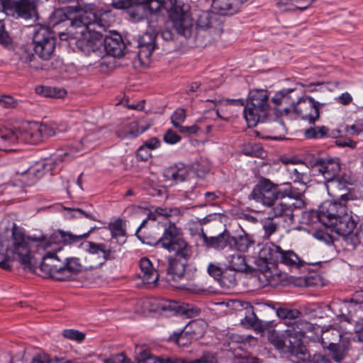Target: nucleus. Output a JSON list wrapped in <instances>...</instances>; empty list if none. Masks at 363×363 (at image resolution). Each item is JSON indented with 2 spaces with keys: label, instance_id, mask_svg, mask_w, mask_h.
Listing matches in <instances>:
<instances>
[{
  "label": "nucleus",
  "instance_id": "1",
  "mask_svg": "<svg viewBox=\"0 0 363 363\" xmlns=\"http://www.w3.org/2000/svg\"><path fill=\"white\" fill-rule=\"evenodd\" d=\"M96 227L87 233L74 235L71 232L58 230L49 237L31 238L26 236L23 230L13 223L11 229H7L9 236L0 235V268L10 271L11 262L17 261L24 269L34 272L38 262L33 247L42 255L40 269L45 274L59 281L69 279L83 269H96L108 260L118 257L121 245L111 240L108 243L85 241L80 247L86 251L84 261L77 257H69L62 254V245L75 244L87 238Z\"/></svg>",
  "mask_w": 363,
  "mask_h": 363
},
{
  "label": "nucleus",
  "instance_id": "2",
  "mask_svg": "<svg viewBox=\"0 0 363 363\" xmlns=\"http://www.w3.org/2000/svg\"><path fill=\"white\" fill-rule=\"evenodd\" d=\"M33 44L23 47L20 60L33 69L42 68L37 57L43 60H48L55 48V38L52 31L47 26L36 25L33 26Z\"/></svg>",
  "mask_w": 363,
  "mask_h": 363
},
{
  "label": "nucleus",
  "instance_id": "3",
  "mask_svg": "<svg viewBox=\"0 0 363 363\" xmlns=\"http://www.w3.org/2000/svg\"><path fill=\"white\" fill-rule=\"evenodd\" d=\"M95 13H84L79 18L72 21V26L77 30L75 45L77 48L86 55H94L96 58L103 56V38L96 33H92L90 26L97 20Z\"/></svg>",
  "mask_w": 363,
  "mask_h": 363
},
{
  "label": "nucleus",
  "instance_id": "4",
  "mask_svg": "<svg viewBox=\"0 0 363 363\" xmlns=\"http://www.w3.org/2000/svg\"><path fill=\"white\" fill-rule=\"evenodd\" d=\"M6 16L25 20L38 19L36 0H0V41L6 42L4 20Z\"/></svg>",
  "mask_w": 363,
  "mask_h": 363
},
{
  "label": "nucleus",
  "instance_id": "5",
  "mask_svg": "<svg viewBox=\"0 0 363 363\" xmlns=\"http://www.w3.org/2000/svg\"><path fill=\"white\" fill-rule=\"evenodd\" d=\"M269 96L266 90L251 91L244 108V116L249 127H255L258 123L268 121L269 111Z\"/></svg>",
  "mask_w": 363,
  "mask_h": 363
},
{
  "label": "nucleus",
  "instance_id": "6",
  "mask_svg": "<svg viewBox=\"0 0 363 363\" xmlns=\"http://www.w3.org/2000/svg\"><path fill=\"white\" fill-rule=\"evenodd\" d=\"M149 244L160 246L182 258H189L191 255V247L184 239L181 229L173 223L165 225L161 238L155 242Z\"/></svg>",
  "mask_w": 363,
  "mask_h": 363
},
{
  "label": "nucleus",
  "instance_id": "7",
  "mask_svg": "<svg viewBox=\"0 0 363 363\" xmlns=\"http://www.w3.org/2000/svg\"><path fill=\"white\" fill-rule=\"evenodd\" d=\"M169 16L177 33L189 38L194 35L195 26L190 12V6L179 0H171Z\"/></svg>",
  "mask_w": 363,
  "mask_h": 363
},
{
  "label": "nucleus",
  "instance_id": "8",
  "mask_svg": "<svg viewBox=\"0 0 363 363\" xmlns=\"http://www.w3.org/2000/svg\"><path fill=\"white\" fill-rule=\"evenodd\" d=\"M350 195L347 194H341L340 201H325L320 204L318 211H311L306 214L311 218V223L319 221L328 226L339 216L346 213V206L344 202L347 201Z\"/></svg>",
  "mask_w": 363,
  "mask_h": 363
},
{
  "label": "nucleus",
  "instance_id": "9",
  "mask_svg": "<svg viewBox=\"0 0 363 363\" xmlns=\"http://www.w3.org/2000/svg\"><path fill=\"white\" fill-rule=\"evenodd\" d=\"M308 164L311 167H316L319 173L324 177L325 180L330 184V186L333 189L340 190H347L346 183L342 182L339 177L340 171V161L337 158H315L308 161Z\"/></svg>",
  "mask_w": 363,
  "mask_h": 363
},
{
  "label": "nucleus",
  "instance_id": "10",
  "mask_svg": "<svg viewBox=\"0 0 363 363\" xmlns=\"http://www.w3.org/2000/svg\"><path fill=\"white\" fill-rule=\"evenodd\" d=\"M19 140L33 145L38 144L56 134L54 127L46 123L27 122L18 129Z\"/></svg>",
  "mask_w": 363,
  "mask_h": 363
},
{
  "label": "nucleus",
  "instance_id": "11",
  "mask_svg": "<svg viewBox=\"0 0 363 363\" xmlns=\"http://www.w3.org/2000/svg\"><path fill=\"white\" fill-rule=\"evenodd\" d=\"M284 323L288 325V328L285 330V335L292 340L295 345L292 350L293 352L298 356V359L301 362L309 361L311 354L301 342V338L305 335L307 323L294 320Z\"/></svg>",
  "mask_w": 363,
  "mask_h": 363
},
{
  "label": "nucleus",
  "instance_id": "12",
  "mask_svg": "<svg viewBox=\"0 0 363 363\" xmlns=\"http://www.w3.org/2000/svg\"><path fill=\"white\" fill-rule=\"evenodd\" d=\"M281 192L277 185L264 178L254 187L249 197L264 206H271L278 200Z\"/></svg>",
  "mask_w": 363,
  "mask_h": 363
},
{
  "label": "nucleus",
  "instance_id": "13",
  "mask_svg": "<svg viewBox=\"0 0 363 363\" xmlns=\"http://www.w3.org/2000/svg\"><path fill=\"white\" fill-rule=\"evenodd\" d=\"M296 99L294 112L302 119L314 124L320 117V103L311 96H297Z\"/></svg>",
  "mask_w": 363,
  "mask_h": 363
},
{
  "label": "nucleus",
  "instance_id": "14",
  "mask_svg": "<svg viewBox=\"0 0 363 363\" xmlns=\"http://www.w3.org/2000/svg\"><path fill=\"white\" fill-rule=\"evenodd\" d=\"M334 336L333 340L340 341L342 337L341 333L336 329L327 330L323 332L321 339L323 347L328 348L331 358L336 362H341L347 355V349L343 344L333 342L329 335Z\"/></svg>",
  "mask_w": 363,
  "mask_h": 363
},
{
  "label": "nucleus",
  "instance_id": "15",
  "mask_svg": "<svg viewBox=\"0 0 363 363\" xmlns=\"http://www.w3.org/2000/svg\"><path fill=\"white\" fill-rule=\"evenodd\" d=\"M295 91L294 89H284L277 91L272 99L274 104V108L279 114L287 115L291 110H294L296 104V97L294 98L291 94Z\"/></svg>",
  "mask_w": 363,
  "mask_h": 363
},
{
  "label": "nucleus",
  "instance_id": "16",
  "mask_svg": "<svg viewBox=\"0 0 363 363\" xmlns=\"http://www.w3.org/2000/svg\"><path fill=\"white\" fill-rule=\"evenodd\" d=\"M357 221L358 217L356 215L353 216L346 212L330 223L327 227L331 228V230L337 234L345 237L353 232Z\"/></svg>",
  "mask_w": 363,
  "mask_h": 363
},
{
  "label": "nucleus",
  "instance_id": "17",
  "mask_svg": "<svg viewBox=\"0 0 363 363\" xmlns=\"http://www.w3.org/2000/svg\"><path fill=\"white\" fill-rule=\"evenodd\" d=\"M84 13H93L91 11H87L82 9L79 6H69L63 9H56L52 15V21L55 26L61 22L68 21L70 26L74 19L79 18V16ZM72 28H74L71 26Z\"/></svg>",
  "mask_w": 363,
  "mask_h": 363
},
{
  "label": "nucleus",
  "instance_id": "18",
  "mask_svg": "<svg viewBox=\"0 0 363 363\" xmlns=\"http://www.w3.org/2000/svg\"><path fill=\"white\" fill-rule=\"evenodd\" d=\"M104 50L108 55L120 57L124 55L125 45L119 33H113L103 38Z\"/></svg>",
  "mask_w": 363,
  "mask_h": 363
},
{
  "label": "nucleus",
  "instance_id": "19",
  "mask_svg": "<svg viewBox=\"0 0 363 363\" xmlns=\"http://www.w3.org/2000/svg\"><path fill=\"white\" fill-rule=\"evenodd\" d=\"M200 29L208 30L211 34L216 35H220L222 33L221 23L217 19L216 15L208 12H203L199 16L194 34Z\"/></svg>",
  "mask_w": 363,
  "mask_h": 363
},
{
  "label": "nucleus",
  "instance_id": "20",
  "mask_svg": "<svg viewBox=\"0 0 363 363\" xmlns=\"http://www.w3.org/2000/svg\"><path fill=\"white\" fill-rule=\"evenodd\" d=\"M157 35L154 33L146 32L138 40V57L140 60H150L152 53L157 48Z\"/></svg>",
  "mask_w": 363,
  "mask_h": 363
},
{
  "label": "nucleus",
  "instance_id": "21",
  "mask_svg": "<svg viewBox=\"0 0 363 363\" xmlns=\"http://www.w3.org/2000/svg\"><path fill=\"white\" fill-rule=\"evenodd\" d=\"M188 258H182L175 255L174 257H170L168 259V267L167 269V276L168 280L178 281L181 280L185 274V267L187 264Z\"/></svg>",
  "mask_w": 363,
  "mask_h": 363
},
{
  "label": "nucleus",
  "instance_id": "22",
  "mask_svg": "<svg viewBox=\"0 0 363 363\" xmlns=\"http://www.w3.org/2000/svg\"><path fill=\"white\" fill-rule=\"evenodd\" d=\"M191 171L189 167L179 163L164 170V176L167 180H172L176 184L189 179Z\"/></svg>",
  "mask_w": 363,
  "mask_h": 363
},
{
  "label": "nucleus",
  "instance_id": "23",
  "mask_svg": "<svg viewBox=\"0 0 363 363\" xmlns=\"http://www.w3.org/2000/svg\"><path fill=\"white\" fill-rule=\"evenodd\" d=\"M140 273L139 277L145 284H155L159 279V272L155 269L150 260L143 257L140 260Z\"/></svg>",
  "mask_w": 363,
  "mask_h": 363
},
{
  "label": "nucleus",
  "instance_id": "24",
  "mask_svg": "<svg viewBox=\"0 0 363 363\" xmlns=\"http://www.w3.org/2000/svg\"><path fill=\"white\" fill-rule=\"evenodd\" d=\"M199 235L203 239V242L208 247L214 249H223L227 245L230 247V233L224 231L217 236L208 237L203 232V228H201V233Z\"/></svg>",
  "mask_w": 363,
  "mask_h": 363
},
{
  "label": "nucleus",
  "instance_id": "25",
  "mask_svg": "<svg viewBox=\"0 0 363 363\" xmlns=\"http://www.w3.org/2000/svg\"><path fill=\"white\" fill-rule=\"evenodd\" d=\"M247 0H214L213 7L220 15H233L238 11L241 5Z\"/></svg>",
  "mask_w": 363,
  "mask_h": 363
},
{
  "label": "nucleus",
  "instance_id": "26",
  "mask_svg": "<svg viewBox=\"0 0 363 363\" xmlns=\"http://www.w3.org/2000/svg\"><path fill=\"white\" fill-rule=\"evenodd\" d=\"M268 212L269 218L273 219L276 217H284L285 221L292 223L294 220V214L291 206L281 201H274Z\"/></svg>",
  "mask_w": 363,
  "mask_h": 363
},
{
  "label": "nucleus",
  "instance_id": "27",
  "mask_svg": "<svg viewBox=\"0 0 363 363\" xmlns=\"http://www.w3.org/2000/svg\"><path fill=\"white\" fill-rule=\"evenodd\" d=\"M281 247L272 242L266 244L260 250L259 257L264 262L277 264L279 263Z\"/></svg>",
  "mask_w": 363,
  "mask_h": 363
},
{
  "label": "nucleus",
  "instance_id": "28",
  "mask_svg": "<svg viewBox=\"0 0 363 363\" xmlns=\"http://www.w3.org/2000/svg\"><path fill=\"white\" fill-rule=\"evenodd\" d=\"M207 270L209 275L213 277L215 280L218 281L222 286L231 288L235 286L236 280L235 274L230 275V280L226 281V272H223L218 266L210 264Z\"/></svg>",
  "mask_w": 363,
  "mask_h": 363
},
{
  "label": "nucleus",
  "instance_id": "29",
  "mask_svg": "<svg viewBox=\"0 0 363 363\" xmlns=\"http://www.w3.org/2000/svg\"><path fill=\"white\" fill-rule=\"evenodd\" d=\"M279 263H282L286 266L294 268H300L305 264L314 265L315 262H306L299 258V257L292 250H281Z\"/></svg>",
  "mask_w": 363,
  "mask_h": 363
},
{
  "label": "nucleus",
  "instance_id": "30",
  "mask_svg": "<svg viewBox=\"0 0 363 363\" xmlns=\"http://www.w3.org/2000/svg\"><path fill=\"white\" fill-rule=\"evenodd\" d=\"M19 141V133L18 130L5 129L0 130V150L12 151L8 149L12 145Z\"/></svg>",
  "mask_w": 363,
  "mask_h": 363
},
{
  "label": "nucleus",
  "instance_id": "31",
  "mask_svg": "<svg viewBox=\"0 0 363 363\" xmlns=\"http://www.w3.org/2000/svg\"><path fill=\"white\" fill-rule=\"evenodd\" d=\"M162 356L155 357L145 345H136L135 348V359L137 363H159Z\"/></svg>",
  "mask_w": 363,
  "mask_h": 363
},
{
  "label": "nucleus",
  "instance_id": "32",
  "mask_svg": "<svg viewBox=\"0 0 363 363\" xmlns=\"http://www.w3.org/2000/svg\"><path fill=\"white\" fill-rule=\"evenodd\" d=\"M230 247H235L239 252H247L255 244L252 237L245 232L237 238L230 235Z\"/></svg>",
  "mask_w": 363,
  "mask_h": 363
},
{
  "label": "nucleus",
  "instance_id": "33",
  "mask_svg": "<svg viewBox=\"0 0 363 363\" xmlns=\"http://www.w3.org/2000/svg\"><path fill=\"white\" fill-rule=\"evenodd\" d=\"M149 128V125L140 127L138 121H132L117 133L120 138H135Z\"/></svg>",
  "mask_w": 363,
  "mask_h": 363
},
{
  "label": "nucleus",
  "instance_id": "34",
  "mask_svg": "<svg viewBox=\"0 0 363 363\" xmlns=\"http://www.w3.org/2000/svg\"><path fill=\"white\" fill-rule=\"evenodd\" d=\"M314 0H280L277 5L284 11H290L295 9L303 11L311 5Z\"/></svg>",
  "mask_w": 363,
  "mask_h": 363
},
{
  "label": "nucleus",
  "instance_id": "35",
  "mask_svg": "<svg viewBox=\"0 0 363 363\" xmlns=\"http://www.w3.org/2000/svg\"><path fill=\"white\" fill-rule=\"evenodd\" d=\"M127 13L130 19L134 22L141 21L147 18L149 16L145 4L131 5L129 6Z\"/></svg>",
  "mask_w": 363,
  "mask_h": 363
},
{
  "label": "nucleus",
  "instance_id": "36",
  "mask_svg": "<svg viewBox=\"0 0 363 363\" xmlns=\"http://www.w3.org/2000/svg\"><path fill=\"white\" fill-rule=\"evenodd\" d=\"M98 138L94 133H89L82 138L77 144L72 145L69 150H77V152L92 148Z\"/></svg>",
  "mask_w": 363,
  "mask_h": 363
},
{
  "label": "nucleus",
  "instance_id": "37",
  "mask_svg": "<svg viewBox=\"0 0 363 363\" xmlns=\"http://www.w3.org/2000/svg\"><path fill=\"white\" fill-rule=\"evenodd\" d=\"M228 262V267L231 271L245 272L247 269L245 257L240 253L232 255Z\"/></svg>",
  "mask_w": 363,
  "mask_h": 363
},
{
  "label": "nucleus",
  "instance_id": "38",
  "mask_svg": "<svg viewBox=\"0 0 363 363\" xmlns=\"http://www.w3.org/2000/svg\"><path fill=\"white\" fill-rule=\"evenodd\" d=\"M276 345L279 349L287 348L286 352L290 354L291 359L294 363H298V356L293 352L294 347L295 346L293 341L287 335H285L284 339H279L277 340Z\"/></svg>",
  "mask_w": 363,
  "mask_h": 363
},
{
  "label": "nucleus",
  "instance_id": "39",
  "mask_svg": "<svg viewBox=\"0 0 363 363\" xmlns=\"http://www.w3.org/2000/svg\"><path fill=\"white\" fill-rule=\"evenodd\" d=\"M159 363H208V357L204 355L200 358L194 360H188L186 359L179 357L177 356H162V358Z\"/></svg>",
  "mask_w": 363,
  "mask_h": 363
},
{
  "label": "nucleus",
  "instance_id": "40",
  "mask_svg": "<svg viewBox=\"0 0 363 363\" xmlns=\"http://www.w3.org/2000/svg\"><path fill=\"white\" fill-rule=\"evenodd\" d=\"M179 210L178 208H157L154 211L148 213V218L151 220L155 221L159 216L169 218L173 215H178Z\"/></svg>",
  "mask_w": 363,
  "mask_h": 363
},
{
  "label": "nucleus",
  "instance_id": "41",
  "mask_svg": "<svg viewBox=\"0 0 363 363\" xmlns=\"http://www.w3.org/2000/svg\"><path fill=\"white\" fill-rule=\"evenodd\" d=\"M277 315L279 318L285 320V322H291L297 318L301 315V313L296 309L279 308L277 310Z\"/></svg>",
  "mask_w": 363,
  "mask_h": 363
},
{
  "label": "nucleus",
  "instance_id": "42",
  "mask_svg": "<svg viewBox=\"0 0 363 363\" xmlns=\"http://www.w3.org/2000/svg\"><path fill=\"white\" fill-rule=\"evenodd\" d=\"M145 4L149 15L157 14L165 9L164 0H147Z\"/></svg>",
  "mask_w": 363,
  "mask_h": 363
},
{
  "label": "nucleus",
  "instance_id": "43",
  "mask_svg": "<svg viewBox=\"0 0 363 363\" xmlns=\"http://www.w3.org/2000/svg\"><path fill=\"white\" fill-rule=\"evenodd\" d=\"M328 128L325 126H317L305 130V136L307 138H322L327 135Z\"/></svg>",
  "mask_w": 363,
  "mask_h": 363
},
{
  "label": "nucleus",
  "instance_id": "44",
  "mask_svg": "<svg viewBox=\"0 0 363 363\" xmlns=\"http://www.w3.org/2000/svg\"><path fill=\"white\" fill-rule=\"evenodd\" d=\"M200 309L196 306L188 303H182L179 307L178 314L186 316V318H193L198 315Z\"/></svg>",
  "mask_w": 363,
  "mask_h": 363
},
{
  "label": "nucleus",
  "instance_id": "45",
  "mask_svg": "<svg viewBox=\"0 0 363 363\" xmlns=\"http://www.w3.org/2000/svg\"><path fill=\"white\" fill-rule=\"evenodd\" d=\"M291 179L294 182L301 183V186L304 187V182H303L306 172L303 171V167H291L288 168Z\"/></svg>",
  "mask_w": 363,
  "mask_h": 363
},
{
  "label": "nucleus",
  "instance_id": "46",
  "mask_svg": "<svg viewBox=\"0 0 363 363\" xmlns=\"http://www.w3.org/2000/svg\"><path fill=\"white\" fill-rule=\"evenodd\" d=\"M286 188L282 191L283 196H288L296 200H301L303 195V190L294 186H291L290 184H286Z\"/></svg>",
  "mask_w": 363,
  "mask_h": 363
},
{
  "label": "nucleus",
  "instance_id": "47",
  "mask_svg": "<svg viewBox=\"0 0 363 363\" xmlns=\"http://www.w3.org/2000/svg\"><path fill=\"white\" fill-rule=\"evenodd\" d=\"M36 92L42 94L45 97L50 98H60L65 94V91L60 90L57 91L55 88L48 87V86H39L36 88Z\"/></svg>",
  "mask_w": 363,
  "mask_h": 363
},
{
  "label": "nucleus",
  "instance_id": "48",
  "mask_svg": "<svg viewBox=\"0 0 363 363\" xmlns=\"http://www.w3.org/2000/svg\"><path fill=\"white\" fill-rule=\"evenodd\" d=\"M179 304L175 301H167L160 304V308L167 315L178 314Z\"/></svg>",
  "mask_w": 363,
  "mask_h": 363
},
{
  "label": "nucleus",
  "instance_id": "49",
  "mask_svg": "<svg viewBox=\"0 0 363 363\" xmlns=\"http://www.w3.org/2000/svg\"><path fill=\"white\" fill-rule=\"evenodd\" d=\"M108 229L111 231L112 238L116 239L118 237L125 235V230L122 227V221L121 220H117L110 223Z\"/></svg>",
  "mask_w": 363,
  "mask_h": 363
},
{
  "label": "nucleus",
  "instance_id": "50",
  "mask_svg": "<svg viewBox=\"0 0 363 363\" xmlns=\"http://www.w3.org/2000/svg\"><path fill=\"white\" fill-rule=\"evenodd\" d=\"M262 228L264 231V237L265 238H269V237L278 230V225L273 219L269 218L263 222Z\"/></svg>",
  "mask_w": 363,
  "mask_h": 363
},
{
  "label": "nucleus",
  "instance_id": "51",
  "mask_svg": "<svg viewBox=\"0 0 363 363\" xmlns=\"http://www.w3.org/2000/svg\"><path fill=\"white\" fill-rule=\"evenodd\" d=\"M62 335L67 339L77 341L78 342H82L85 338V334L74 329H66L63 331Z\"/></svg>",
  "mask_w": 363,
  "mask_h": 363
},
{
  "label": "nucleus",
  "instance_id": "52",
  "mask_svg": "<svg viewBox=\"0 0 363 363\" xmlns=\"http://www.w3.org/2000/svg\"><path fill=\"white\" fill-rule=\"evenodd\" d=\"M186 111L183 108H177L175 110L171 117V121L172 125L175 127H180L182 123L186 119Z\"/></svg>",
  "mask_w": 363,
  "mask_h": 363
},
{
  "label": "nucleus",
  "instance_id": "53",
  "mask_svg": "<svg viewBox=\"0 0 363 363\" xmlns=\"http://www.w3.org/2000/svg\"><path fill=\"white\" fill-rule=\"evenodd\" d=\"M242 324L250 325L254 328H262V321L257 318L255 313L252 311L251 314L245 317L242 321Z\"/></svg>",
  "mask_w": 363,
  "mask_h": 363
},
{
  "label": "nucleus",
  "instance_id": "54",
  "mask_svg": "<svg viewBox=\"0 0 363 363\" xmlns=\"http://www.w3.org/2000/svg\"><path fill=\"white\" fill-rule=\"evenodd\" d=\"M345 131L349 135H358L363 132V119H359L353 125H347Z\"/></svg>",
  "mask_w": 363,
  "mask_h": 363
},
{
  "label": "nucleus",
  "instance_id": "55",
  "mask_svg": "<svg viewBox=\"0 0 363 363\" xmlns=\"http://www.w3.org/2000/svg\"><path fill=\"white\" fill-rule=\"evenodd\" d=\"M186 333L181 330L179 332H175L172 335L170 336L169 340L175 342L179 346H184L187 344L186 341Z\"/></svg>",
  "mask_w": 363,
  "mask_h": 363
},
{
  "label": "nucleus",
  "instance_id": "56",
  "mask_svg": "<svg viewBox=\"0 0 363 363\" xmlns=\"http://www.w3.org/2000/svg\"><path fill=\"white\" fill-rule=\"evenodd\" d=\"M163 140L166 143L174 145L181 140V137L174 130L169 129L164 133Z\"/></svg>",
  "mask_w": 363,
  "mask_h": 363
},
{
  "label": "nucleus",
  "instance_id": "57",
  "mask_svg": "<svg viewBox=\"0 0 363 363\" xmlns=\"http://www.w3.org/2000/svg\"><path fill=\"white\" fill-rule=\"evenodd\" d=\"M105 363H132V362L123 353H120L111 357L106 360Z\"/></svg>",
  "mask_w": 363,
  "mask_h": 363
},
{
  "label": "nucleus",
  "instance_id": "58",
  "mask_svg": "<svg viewBox=\"0 0 363 363\" xmlns=\"http://www.w3.org/2000/svg\"><path fill=\"white\" fill-rule=\"evenodd\" d=\"M16 101L11 96H4L0 97V106L4 108L15 107Z\"/></svg>",
  "mask_w": 363,
  "mask_h": 363
},
{
  "label": "nucleus",
  "instance_id": "59",
  "mask_svg": "<svg viewBox=\"0 0 363 363\" xmlns=\"http://www.w3.org/2000/svg\"><path fill=\"white\" fill-rule=\"evenodd\" d=\"M30 363H51V359L48 354L39 352L34 355Z\"/></svg>",
  "mask_w": 363,
  "mask_h": 363
},
{
  "label": "nucleus",
  "instance_id": "60",
  "mask_svg": "<svg viewBox=\"0 0 363 363\" xmlns=\"http://www.w3.org/2000/svg\"><path fill=\"white\" fill-rule=\"evenodd\" d=\"M82 216H84L86 218L91 219L93 220H97L96 217L91 213H88L80 208H75L72 210V217L80 218L82 217Z\"/></svg>",
  "mask_w": 363,
  "mask_h": 363
},
{
  "label": "nucleus",
  "instance_id": "61",
  "mask_svg": "<svg viewBox=\"0 0 363 363\" xmlns=\"http://www.w3.org/2000/svg\"><path fill=\"white\" fill-rule=\"evenodd\" d=\"M181 133L191 135L197 133L199 128L196 125H193L190 126H183L180 125V127L177 128Z\"/></svg>",
  "mask_w": 363,
  "mask_h": 363
},
{
  "label": "nucleus",
  "instance_id": "62",
  "mask_svg": "<svg viewBox=\"0 0 363 363\" xmlns=\"http://www.w3.org/2000/svg\"><path fill=\"white\" fill-rule=\"evenodd\" d=\"M160 145V141L157 138H152L145 141L142 146H145V148L149 150L157 149Z\"/></svg>",
  "mask_w": 363,
  "mask_h": 363
},
{
  "label": "nucleus",
  "instance_id": "63",
  "mask_svg": "<svg viewBox=\"0 0 363 363\" xmlns=\"http://www.w3.org/2000/svg\"><path fill=\"white\" fill-rule=\"evenodd\" d=\"M111 5L116 9H127L130 6L129 0H112Z\"/></svg>",
  "mask_w": 363,
  "mask_h": 363
},
{
  "label": "nucleus",
  "instance_id": "64",
  "mask_svg": "<svg viewBox=\"0 0 363 363\" xmlns=\"http://www.w3.org/2000/svg\"><path fill=\"white\" fill-rule=\"evenodd\" d=\"M311 363H332L330 358L321 354H315L310 360Z\"/></svg>",
  "mask_w": 363,
  "mask_h": 363
}]
</instances>
